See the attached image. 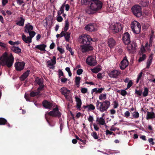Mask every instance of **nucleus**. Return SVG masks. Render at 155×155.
<instances>
[{
    "mask_svg": "<svg viewBox=\"0 0 155 155\" xmlns=\"http://www.w3.org/2000/svg\"><path fill=\"white\" fill-rule=\"evenodd\" d=\"M102 4L100 1L93 0L90 1L88 4L89 8L86 10L87 13L92 14L101 9L102 7Z\"/></svg>",
    "mask_w": 155,
    "mask_h": 155,
    "instance_id": "nucleus-1",
    "label": "nucleus"
},
{
    "mask_svg": "<svg viewBox=\"0 0 155 155\" xmlns=\"http://www.w3.org/2000/svg\"><path fill=\"white\" fill-rule=\"evenodd\" d=\"M2 60V65H6L8 67H11L14 62V58L12 54H10L9 56H8L7 53H5L1 57H0V60Z\"/></svg>",
    "mask_w": 155,
    "mask_h": 155,
    "instance_id": "nucleus-2",
    "label": "nucleus"
},
{
    "mask_svg": "<svg viewBox=\"0 0 155 155\" xmlns=\"http://www.w3.org/2000/svg\"><path fill=\"white\" fill-rule=\"evenodd\" d=\"M110 102L108 100H106L102 102L97 101L96 103L97 109L101 112H103L107 110L110 106Z\"/></svg>",
    "mask_w": 155,
    "mask_h": 155,
    "instance_id": "nucleus-3",
    "label": "nucleus"
},
{
    "mask_svg": "<svg viewBox=\"0 0 155 155\" xmlns=\"http://www.w3.org/2000/svg\"><path fill=\"white\" fill-rule=\"evenodd\" d=\"M79 41L82 44L87 45L90 44L92 39L91 36L87 35L82 34L79 37Z\"/></svg>",
    "mask_w": 155,
    "mask_h": 155,
    "instance_id": "nucleus-4",
    "label": "nucleus"
},
{
    "mask_svg": "<svg viewBox=\"0 0 155 155\" xmlns=\"http://www.w3.org/2000/svg\"><path fill=\"white\" fill-rule=\"evenodd\" d=\"M47 115H49L52 117H61V114L59 111L58 108L57 107L53 109L51 111L49 112H46L45 115V117L47 121L48 122Z\"/></svg>",
    "mask_w": 155,
    "mask_h": 155,
    "instance_id": "nucleus-5",
    "label": "nucleus"
},
{
    "mask_svg": "<svg viewBox=\"0 0 155 155\" xmlns=\"http://www.w3.org/2000/svg\"><path fill=\"white\" fill-rule=\"evenodd\" d=\"M131 26L132 31L134 33L138 34L140 32V24L137 21H133L131 23Z\"/></svg>",
    "mask_w": 155,
    "mask_h": 155,
    "instance_id": "nucleus-6",
    "label": "nucleus"
},
{
    "mask_svg": "<svg viewBox=\"0 0 155 155\" xmlns=\"http://www.w3.org/2000/svg\"><path fill=\"white\" fill-rule=\"evenodd\" d=\"M109 28L113 32L116 33L121 31L122 28V27L120 24L112 23L110 25Z\"/></svg>",
    "mask_w": 155,
    "mask_h": 155,
    "instance_id": "nucleus-7",
    "label": "nucleus"
},
{
    "mask_svg": "<svg viewBox=\"0 0 155 155\" xmlns=\"http://www.w3.org/2000/svg\"><path fill=\"white\" fill-rule=\"evenodd\" d=\"M131 10L133 13L136 17H139L142 15L141 8L139 5L134 6L132 7Z\"/></svg>",
    "mask_w": 155,
    "mask_h": 155,
    "instance_id": "nucleus-8",
    "label": "nucleus"
},
{
    "mask_svg": "<svg viewBox=\"0 0 155 155\" xmlns=\"http://www.w3.org/2000/svg\"><path fill=\"white\" fill-rule=\"evenodd\" d=\"M87 64L91 66H94L97 64L95 57L93 56H89L86 59Z\"/></svg>",
    "mask_w": 155,
    "mask_h": 155,
    "instance_id": "nucleus-9",
    "label": "nucleus"
},
{
    "mask_svg": "<svg viewBox=\"0 0 155 155\" xmlns=\"http://www.w3.org/2000/svg\"><path fill=\"white\" fill-rule=\"evenodd\" d=\"M80 48L81 52L84 53L92 51L94 48L90 45H81Z\"/></svg>",
    "mask_w": 155,
    "mask_h": 155,
    "instance_id": "nucleus-10",
    "label": "nucleus"
},
{
    "mask_svg": "<svg viewBox=\"0 0 155 155\" xmlns=\"http://www.w3.org/2000/svg\"><path fill=\"white\" fill-rule=\"evenodd\" d=\"M84 29L86 31H94L97 30V28L96 24L90 23L85 26Z\"/></svg>",
    "mask_w": 155,
    "mask_h": 155,
    "instance_id": "nucleus-11",
    "label": "nucleus"
},
{
    "mask_svg": "<svg viewBox=\"0 0 155 155\" xmlns=\"http://www.w3.org/2000/svg\"><path fill=\"white\" fill-rule=\"evenodd\" d=\"M46 63L47 64V67H49L50 69H54V66L56 63V57L55 56L53 57V59L51 60L47 61Z\"/></svg>",
    "mask_w": 155,
    "mask_h": 155,
    "instance_id": "nucleus-12",
    "label": "nucleus"
},
{
    "mask_svg": "<svg viewBox=\"0 0 155 155\" xmlns=\"http://www.w3.org/2000/svg\"><path fill=\"white\" fill-rule=\"evenodd\" d=\"M25 63L24 62H16L15 64V66L16 70L20 71L24 68Z\"/></svg>",
    "mask_w": 155,
    "mask_h": 155,
    "instance_id": "nucleus-13",
    "label": "nucleus"
},
{
    "mask_svg": "<svg viewBox=\"0 0 155 155\" xmlns=\"http://www.w3.org/2000/svg\"><path fill=\"white\" fill-rule=\"evenodd\" d=\"M60 91L62 94L64 96L67 100H70L71 99V97L69 96V95L70 93V91L69 90H68L65 87H63L61 88Z\"/></svg>",
    "mask_w": 155,
    "mask_h": 155,
    "instance_id": "nucleus-14",
    "label": "nucleus"
},
{
    "mask_svg": "<svg viewBox=\"0 0 155 155\" xmlns=\"http://www.w3.org/2000/svg\"><path fill=\"white\" fill-rule=\"evenodd\" d=\"M120 74V71L114 70L108 73V75L110 78H117Z\"/></svg>",
    "mask_w": 155,
    "mask_h": 155,
    "instance_id": "nucleus-15",
    "label": "nucleus"
},
{
    "mask_svg": "<svg viewBox=\"0 0 155 155\" xmlns=\"http://www.w3.org/2000/svg\"><path fill=\"white\" fill-rule=\"evenodd\" d=\"M123 40L124 43L126 45H128L130 42V35L127 32L124 34Z\"/></svg>",
    "mask_w": 155,
    "mask_h": 155,
    "instance_id": "nucleus-16",
    "label": "nucleus"
},
{
    "mask_svg": "<svg viewBox=\"0 0 155 155\" xmlns=\"http://www.w3.org/2000/svg\"><path fill=\"white\" fill-rule=\"evenodd\" d=\"M129 62L126 57L124 58L120 64V68L122 70L124 69L128 65Z\"/></svg>",
    "mask_w": 155,
    "mask_h": 155,
    "instance_id": "nucleus-17",
    "label": "nucleus"
},
{
    "mask_svg": "<svg viewBox=\"0 0 155 155\" xmlns=\"http://www.w3.org/2000/svg\"><path fill=\"white\" fill-rule=\"evenodd\" d=\"M127 49L129 51V52L132 54L133 51L135 50L136 44L135 43H132L130 44H128L127 45Z\"/></svg>",
    "mask_w": 155,
    "mask_h": 155,
    "instance_id": "nucleus-18",
    "label": "nucleus"
},
{
    "mask_svg": "<svg viewBox=\"0 0 155 155\" xmlns=\"http://www.w3.org/2000/svg\"><path fill=\"white\" fill-rule=\"evenodd\" d=\"M153 36L151 35L149 38V41H147L145 47L146 48L147 50L149 51H150V48L152 46V43L153 41Z\"/></svg>",
    "mask_w": 155,
    "mask_h": 155,
    "instance_id": "nucleus-19",
    "label": "nucleus"
},
{
    "mask_svg": "<svg viewBox=\"0 0 155 155\" xmlns=\"http://www.w3.org/2000/svg\"><path fill=\"white\" fill-rule=\"evenodd\" d=\"M53 17L51 15H48L45 20H46L45 22V24L44 25V26L46 28H47L49 25H51L52 24Z\"/></svg>",
    "mask_w": 155,
    "mask_h": 155,
    "instance_id": "nucleus-20",
    "label": "nucleus"
},
{
    "mask_svg": "<svg viewBox=\"0 0 155 155\" xmlns=\"http://www.w3.org/2000/svg\"><path fill=\"white\" fill-rule=\"evenodd\" d=\"M65 26L64 28V31H62L60 33V37H62L63 36H64L65 33L64 32H66L68 30L69 28V22L68 20L67 19L65 21Z\"/></svg>",
    "mask_w": 155,
    "mask_h": 155,
    "instance_id": "nucleus-21",
    "label": "nucleus"
},
{
    "mask_svg": "<svg viewBox=\"0 0 155 155\" xmlns=\"http://www.w3.org/2000/svg\"><path fill=\"white\" fill-rule=\"evenodd\" d=\"M75 99L76 102V107L78 109L80 110L82 104L81 100L77 96L75 97Z\"/></svg>",
    "mask_w": 155,
    "mask_h": 155,
    "instance_id": "nucleus-22",
    "label": "nucleus"
},
{
    "mask_svg": "<svg viewBox=\"0 0 155 155\" xmlns=\"http://www.w3.org/2000/svg\"><path fill=\"white\" fill-rule=\"evenodd\" d=\"M116 42L112 38H110L108 40L107 43L108 46L110 48H113L116 45Z\"/></svg>",
    "mask_w": 155,
    "mask_h": 155,
    "instance_id": "nucleus-23",
    "label": "nucleus"
},
{
    "mask_svg": "<svg viewBox=\"0 0 155 155\" xmlns=\"http://www.w3.org/2000/svg\"><path fill=\"white\" fill-rule=\"evenodd\" d=\"M43 105L45 108L49 109H50L52 107V104L46 100L43 101Z\"/></svg>",
    "mask_w": 155,
    "mask_h": 155,
    "instance_id": "nucleus-24",
    "label": "nucleus"
},
{
    "mask_svg": "<svg viewBox=\"0 0 155 155\" xmlns=\"http://www.w3.org/2000/svg\"><path fill=\"white\" fill-rule=\"evenodd\" d=\"M22 39L25 43L27 44H30L32 42V39L31 38L28 36L27 37L24 34L22 35Z\"/></svg>",
    "mask_w": 155,
    "mask_h": 155,
    "instance_id": "nucleus-25",
    "label": "nucleus"
},
{
    "mask_svg": "<svg viewBox=\"0 0 155 155\" xmlns=\"http://www.w3.org/2000/svg\"><path fill=\"white\" fill-rule=\"evenodd\" d=\"M33 29V26L30 25V24L28 23L25 25V32L26 33H28L31 31Z\"/></svg>",
    "mask_w": 155,
    "mask_h": 155,
    "instance_id": "nucleus-26",
    "label": "nucleus"
},
{
    "mask_svg": "<svg viewBox=\"0 0 155 155\" xmlns=\"http://www.w3.org/2000/svg\"><path fill=\"white\" fill-rule=\"evenodd\" d=\"M83 107L86 109L87 110V111H90L91 110H94L95 108V107L92 104H90L89 105L84 106Z\"/></svg>",
    "mask_w": 155,
    "mask_h": 155,
    "instance_id": "nucleus-27",
    "label": "nucleus"
},
{
    "mask_svg": "<svg viewBox=\"0 0 155 155\" xmlns=\"http://www.w3.org/2000/svg\"><path fill=\"white\" fill-rule=\"evenodd\" d=\"M30 71L28 70L25 73H23L22 75L20 77V78L21 81H23L29 75Z\"/></svg>",
    "mask_w": 155,
    "mask_h": 155,
    "instance_id": "nucleus-28",
    "label": "nucleus"
},
{
    "mask_svg": "<svg viewBox=\"0 0 155 155\" xmlns=\"http://www.w3.org/2000/svg\"><path fill=\"white\" fill-rule=\"evenodd\" d=\"M155 117V114L154 112H147L146 116V119L147 120L154 118Z\"/></svg>",
    "mask_w": 155,
    "mask_h": 155,
    "instance_id": "nucleus-29",
    "label": "nucleus"
},
{
    "mask_svg": "<svg viewBox=\"0 0 155 155\" xmlns=\"http://www.w3.org/2000/svg\"><path fill=\"white\" fill-rule=\"evenodd\" d=\"M46 47V45L45 44H41L36 45L35 48L39 49L41 51H44L45 50V48Z\"/></svg>",
    "mask_w": 155,
    "mask_h": 155,
    "instance_id": "nucleus-30",
    "label": "nucleus"
},
{
    "mask_svg": "<svg viewBox=\"0 0 155 155\" xmlns=\"http://www.w3.org/2000/svg\"><path fill=\"white\" fill-rule=\"evenodd\" d=\"M152 60L153 56L152 55H151L149 56V58L147 60L146 66L147 68L148 69L149 68L150 66L152 63Z\"/></svg>",
    "mask_w": 155,
    "mask_h": 155,
    "instance_id": "nucleus-31",
    "label": "nucleus"
},
{
    "mask_svg": "<svg viewBox=\"0 0 155 155\" xmlns=\"http://www.w3.org/2000/svg\"><path fill=\"white\" fill-rule=\"evenodd\" d=\"M104 89V88H95L92 90L91 93L92 94H93L94 92H95L96 94L101 93Z\"/></svg>",
    "mask_w": 155,
    "mask_h": 155,
    "instance_id": "nucleus-32",
    "label": "nucleus"
},
{
    "mask_svg": "<svg viewBox=\"0 0 155 155\" xmlns=\"http://www.w3.org/2000/svg\"><path fill=\"white\" fill-rule=\"evenodd\" d=\"M96 121L98 122L99 124L101 125H105L106 123L103 117H101L97 118Z\"/></svg>",
    "mask_w": 155,
    "mask_h": 155,
    "instance_id": "nucleus-33",
    "label": "nucleus"
},
{
    "mask_svg": "<svg viewBox=\"0 0 155 155\" xmlns=\"http://www.w3.org/2000/svg\"><path fill=\"white\" fill-rule=\"evenodd\" d=\"M43 79L42 78H39L38 77H37L35 79V82L38 85L40 86L41 85H43Z\"/></svg>",
    "mask_w": 155,
    "mask_h": 155,
    "instance_id": "nucleus-34",
    "label": "nucleus"
},
{
    "mask_svg": "<svg viewBox=\"0 0 155 155\" xmlns=\"http://www.w3.org/2000/svg\"><path fill=\"white\" fill-rule=\"evenodd\" d=\"M101 67L99 66H97L93 69H91V71L94 73H97L101 70Z\"/></svg>",
    "mask_w": 155,
    "mask_h": 155,
    "instance_id": "nucleus-35",
    "label": "nucleus"
},
{
    "mask_svg": "<svg viewBox=\"0 0 155 155\" xmlns=\"http://www.w3.org/2000/svg\"><path fill=\"white\" fill-rule=\"evenodd\" d=\"M11 49L13 52L17 54L20 53L21 52V49L19 47L13 46L12 48Z\"/></svg>",
    "mask_w": 155,
    "mask_h": 155,
    "instance_id": "nucleus-36",
    "label": "nucleus"
},
{
    "mask_svg": "<svg viewBox=\"0 0 155 155\" xmlns=\"http://www.w3.org/2000/svg\"><path fill=\"white\" fill-rule=\"evenodd\" d=\"M65 3L62 5L60 8V10L58 11L57 13L58 15H61V14L64 13V9L65 7Z\"/></svg>",
    "mask_w": 155,
    "mask_h": 155,
    "instance_id": "nucleus-37",
    "label": "nucleus"
},
{
    "mask_svg": "<svg viewBox=\"0 0 155 155\" xmlns=\"http://www.w3.org/2000/svg\"><path fill=\"white\" fill-rule=\"evenodd\" d=\"M20 20L16 23V25L20 26H23L25 22V19L21 17L20 18Z\"/></svg>",
    "mask_w": 155,
    "mask_h": 155,
    "instance_id": "nucleus-38",
    "label": "nucleus"
},
{
    "mask_svg": "<svg viewBox=\"0 0 155 155\" xmlns=\"http://www.w3.org/2000/svg\"><path fill=\"white\" fill-rule=\"evenodd\" d=\"M141 53L140 54V57L138 61L139 62H141L144 60L146 58V56L145 54H141Z\"/></svg>",
    "mask_w": 155,
    "mask_h": 155,
    "instance_id": "nucleus-39",
    "label": "nucleus"
},
{
    "mask_svg": "<svg viewBox=\"0 0 155 155\" xmlns=\"http://www.w3.org/2000/svg\"><path fill=\"white\" fill-rule=\"evenodd\" d=\"M81 79V78L79 77L76 76L75 77V84L77 85V87H79Z\"/></svg>",
    "mask_w": 155,
    "mask_h": 155,
    "instance_id": "nucleus-40",
    "label": "nucleus"
},
{
    "mask_svg": "<svg viewBox=\"0 0 155 155\" xmlns=\"http://www.w3.org/2000/svg\"><path fill=\"white\" fill-rule=\"evenodd\" d=\"M107 94H101L99 96V99L101 101L105 100L107 98Z\"/></svg>",
    "mask_w": 155,
    "mask_h": 155,
    "instance_id": "nucleus-41",
    "label": "nucleus"
},
{
    "mask_svg": "<svg viewBox=\"0 0 155 155\" xmlns=\"http://www.w3.org/2000/svg\"><path fill=\"white\" fill-rule=\"evenodd\" d=\"M149 92L148 89L146 87H145L144 88L143 91V95L144 97H145L148 95Z\"/></svg>",
    "mask_w": 155,
    "mask_h": 155,
    "instance_id": "nucleus-42",
    "label": "nucleus"
},
{
    "mask_svg": "<svg viewBox=\"0 0 155 155\" xmlns=\"http://www.w3.org/2000/svg\"><path fill=\"white\" fill-rule=\"evenodd\" d=\"M113 105L114 108H117L119 106L118 101L116 100L113 101Z\"/></svg>",
    "mask_w": 155,
    "mask_h": 155,
    "instance_id": "nucleus-43",
    "label": "nucleus"
},
{
    "mask_svg": "<svg viewBox=\"0 0 155 155\" xmlns=\"http://www.w3.org/2000/svg\"><path fill=\"white\" fill-rule=\"evenodd\" d=\"M7 122L6 120L3 118H0V125H4Z\"/></svg>",
    "mask_w": 155,
    "mask_h": 155,
    "instance_id": "nucleus-44",
    "label": "nucleus"
},
{
    "mask_svg": "<svg viewBox=\"0 0 155 155\" xmlns=\"http://www.w3.org/2000/svg\"><path fill=\"white\" fill-rule=\"evenodd\" d=\"M70 35V33L69 32H65V34L64 37L66 40L67 41H68L69 40Z\"/></svg>",
    "mask_w": 155,
    "mask_h": 155,
    "instance_id": "nucleus-45",
    "label": "nucleus"
},
{
    "mask_svg": "<svg viewBox=\"0 0 155 155\" xmlns=\"http://www.w3.org/2000/svg\"><path fill=\"white\" fill-rule=\"evenodd\" d=\"M29 35V37L31 38V39L32 38L35 36L36 34V33L34 31H31L30 32L28 33Z\"/></svg>",
    "mask_w": 155,
    "mask_h": 155,
    "instance_id": "nucleus-46",
    "label": "nucleus"
},
{
    "mask_svg": "<svg viewBox=\"0 0 155 155\" xmlns=\"http://www.w3.org/2000/svg\"><path fill=\"white\" fill-rule=\"evenodd\" d=\"M133 116L135 118H137L139 117V113L137 111H134L133 113Z\"/></svg>",
    "mask_w": 155,
    "mask_h": 155,
    "instance_id": "nucleus-47",
    "label": "nucleus"
},
{
    "mask_svg": "<svg viewBox=\"0 0 155 155\" xmlns=\"http://www.w3.org/2000/svg\"><path fill=\"white\" fill-rule=\"evenodd\" d=\"M142 91L141 90H138L137 89L135 90V93L138 96H140L142 95Z\"/></svg>",
    "mask_w": 155,
    "mask_h": 155,
    "instance_id": "nucleus-48",
    "label": "nucleus"
},
{
    "mask_svg": "<svg viewBox=\"0 0 155 155\" xmlns=\"http://www.w3.org/2000/svg\"><path fill=\"white\" fill-rule=\"evenodd\" d=\"M91 135L95 139H98V137L97 133L95 132H93L91 134ZM100 140V139H99Z\"/></svg>",
    "mask_w": 155,
    "mask_h": 155,
    "instance_id": "nucleus-49",
    "label": "nucleus"
},
{
    "mask_svg": "<svg viewBox=\"0 0 155 155\" xmlns=\"http://www.w3.org/2000/svg\"><path fill=\"white\" fill-rule=\"evenodd\" d=\"M44 86V85H41L38 88L37 91L39 94L41 91L43 89Z\"/></svg>",
    "mask_w": 155,
    "mask_h": 155,
    "instance_id": "nucleus-50",
    "label": "nucleus"
},
{
    "mask_svg": "<svg viewBox=\"0 0 155 155\" xmlns=\"http://www.w3.org/2000/svg\"><path fill=\"white\" fill-rule=\"evenodd\" d=\"M143 74V72L141 71L138 75L137 78V83H138L140 80Z\"/></svg>",
    "mask_w": 155,
    "mask_h": 155,
    "instance_id": "nucleus-51",
    "label": "nucleus"
},
{
    "mask_svg": "<svg viewBox=\"0 0 155 155\" xmlns=\"http://www.w3.org/2000/svg\"><path fill=\"white\" fill-rule=\"evenodd\" d=\"M39 94L37 91H32L30 93V95L31 97H34L38 95Z\"/></svg>",
    "mask_w": 155,
    "mask_h": 155,
    "instance_id": "nucleus-52",
    "label": "nucleus"
},
{
    "mask_svg": "<svg viewBox=\"0 0 155 155\" xmlns=\"http://www.w3.org/2000/svg\"><path fill=\"white\" fill-rule=\"evenodd\" d=\"M87 120H88V121L91 123H92L94 120L93 116L91 115H90L87 118Z\"/></svg>",
    "mask_w": 155,
    "mask_h": 155,
    "instance_id": "nucleus-53",
    "label": "nucleus"
},
{
    "mask_svg": "<svg viewBox=\"0 0 155 155\" xmlns=\"http://www.w3.org/2000/svg\"><path fill=\"white\" fill-rule=\"evenodd\" d=\"M66 49L70 52L71 55H74V52L71 47H69L68 45L66 47Z\"/></svg>",
    "mask_w": 155,
    "mask_h": 155,
    "instance_id": "nucleus-54",
    "label": "nucleus"
},
{
    "mask_svg": "<svg viewBox=\"0 0 155 155\" xmlns=\"http://www.w3.org/2000/svg\"><path fill=\"white\" fill-rule=\"evenodd\" d=\"M65 70L68 72L69 76L70 77L71 76L72 73L71 71L70 68L69 67H67L66 68Z\"/></svg>",
    "mask_w": 155,
    "mask_h": 155,
    "instance_id": "nucleus-55",
    "label": "nucleus"
},
{
    "mask_svg": "<svg viewBox=\"0 0 155 155\" xmlns=\"http://www.w3.org/2000/svg\"><path fill=\"white\" fill-rule=\"evenodd\" d=\"M87 89L85 87H82L81 89V91L82 93L85 94L87 92Z\"/></svg>",
    "mask_w": 155,
    "mask_h": 155,
    "instance_id": "nucleus-56",
    "label": "nucleus"
},
{
    "mask_svg": "<svg viewBox=\"0 0 155 155\" xmlns=\"http://www.w3.org/2000/svg\"><path fill=\"white\" fill-rule=\"evenodd\" d=\"M83 70L82 69H78L77 71V74L78 75H80L82 73Z\"/></svg>",
    "mask_w": 155,
    "mask_h": 155,
    "instance_id": "nucleus-57",
    "label": "nucleus"
},
{
    "mask_svg": "<svg viewBox=\"0 0 155 155\" xmlns=\"http://www.w3.org/2000/svg\"><path fill=\"white\" fill-rule=\"evenodd\" d=\"M130 115V113L128 111H126L124 114V116L128 118Z\"/></svg>",
    "mask_w": 155,
    "mask_h": 155,
    "instance_id": "nucleus-58",
    "label": "nucleus"
},
{
    "mask_svg": "<svg viewBox=\"0 0 155 155\" xmlns=\"http://www.w3.org/2000/svg\"><path fill=\"white\" fill-rule=\"evenodd\" d=\"M57 18V20L59 22H61L63 20L62 18L60 15H58Z\"/></svg>",
    "mask_w": 155,
    "mask_h": 155,
    "instance_id": "nucleus-59",
    "label": "nucleus"
},
{
    "mask_svg": "<svg viewBox=\"0 0 155 155\" xmlns=\"http://www.w3.org/2000/svg\"><path fill=\"white\" fill-rule=\"evenodd\" d=\"M145 46H144L143 45H142L140 48V51L141 53H143L145 52L146 49L145 48Z\"/></svg>",
    "mask_w": 155,
    "mask_h": 155,
    "instance_id": "nucleus-60",
    "label": "nucleus"
},
{
    "mask_svg": "<svg viewBox=\"0 0 155 155\" xmlns=\"http://www.w3.org/2000/svg\"><path fill=\"white\" fill-rule=\"evenodd\" d=\"M148 141L152 145H153L155 144V143L153 142V138H149L148 139Z\"/></svg>",
    "mask_w": 155,
    "mask_h": 155,
    "instance_id": "nucleus-61",
    "label": "nucleus"
},
{
    "mask_svg": "<svg viewBox=\"0 0 155 155\" xmlns=\"http://www.w3.org/2000/svg\"><path fill=\"white\" fill-rule=\"evenodd\" d=\"M57 50L60 51V52L62 54L64 52V49L62 48H61L59 47H57Z\"/></svg>",
    "mask_w": 155,
    "mask_h": 155,
    "instance_id": "nucleus-62",
    "label": "nucleus"
},
{
    "mask_svg": "<svg viewBox=\"0 0 155 155\" xmlns=\"http://www.w3.org/2000/svg\"><path fill=\"white\" fill-rule=\"evenodd\" d=\"M121 94L122 96H125L127 94L126 91L125 90H122L121 91Z\"/></svg>",
    "mask_w": 155,
    "mask_h": 155,
    "instance_id": "nucleus-63",
    "label": "nucleus"
},
{
    "mask_svg": "<svg viewBox=\"0 0 155 155\" xmlns=\"http://www.w3.org/2000/svg\"><path fill=\"white\" fill-rule=\"evenodd\" d=\"M97 77L100 79H102L103 78L102 74L101 73H98L97 75Z\"/></svg>",
    "mask_w": 155,
    "mask_h": 155,
    "instance_id": "nucleus-64",
    "label": "nucleus"
}]
</instances>
